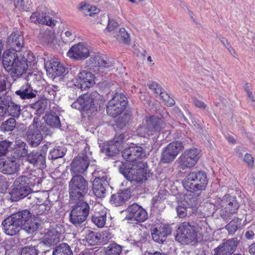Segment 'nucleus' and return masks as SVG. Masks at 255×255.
I'll return each mask as SVG.
<instances>
[{
    "label": "nucleus",
    "mask_w": 255,
    "mask_h": 255,
    "mask_svg": "<svg viewBox=\"0 0 255 255\" xmlns=\"http://www.w3.org/2000/svg\"><path fill=\"white\" fill-rule=\"evenodd\" d=\"M205 221H188L182 223L178 228L175 236L176 240L182 244H188L195 241L197 234H201L205 229Z\"/></svg>",
    "instance_id": "1"
},
{
    "label": "nucleus",
    "mask_w": 255,
    "mask_h": 255,
    "mask_svg": "<svg viewBox=\"0 0 255 255\" xmlns=\"http://www.w3.org/2000/svg\"><path fill=\"white\" fill-rule=\"evenodd\" d=\"M39 179L32 174L17 177L13 184L10 192L12 200L17 201L28 195L31 192V187L39 183Z\"/></svg>",
    "instance_id": "2"
},
{
    "label": "nucleus",
    "mask_w": 255,
    "mask_h": 255,
    "mask_svg": "<svg viewBox=\"0 0 255 255\" xmlns=\"http://www.w3.org/2000/svg\"><path fill=\"white\" fill-rule=\"evenodd\" d=\"M208 183L206 173L201 170L190 172L183 180L184 188L196 196L205 190Z\"/></svg>",
    "instance_id": "3"
},
{
    "label": "nucleus",
    "mask_w": 255,
    "mask_h": 255,
    "mask_svg": "<svg viewBox=\"0 0 255 255\" xmlns=\"http://www.w3.org/2000/svg\"><path fill=\"white\" fill-rule=\"evenodd\" d=\"M119 169L125 177L130 182H140L146 176V169L142 162L132 164L127 162H122Z\"/></svg>",
    "instance_id": "4"
},
{
    "label": "nucleus",
    "mask_w": 255,
    "mask_h": 255,
    "mask_svg": "<svg viewBox=\"0 0 255 255\" xmlns=\"http://www.w3.org/2000/svg\"><path fill=\"white\" fill-rule=\"evenodd\" d=\"M88 182L81 175H73L69 182L68 192L70 199L76 202L82 199L88 191Z\"/></svg>",
    "instance_id": "5"
},
{
    "label": "nucleus",
    "mask_w": 255,
    "mask_h": 255,
    "mask_svg": "<svg viewBox=\"0 0 255 255\" xmlns=\"http://www.w3.org/2000/svg\"><path fill=\"white\" fill-rule=\"evenodd\" d=\"M92 152L90 146L84 143V149L74 158L71 163V172L72 175H79L86 171L93 159Z\"/></svg>",
    "instance_id": "6"
},
{
    "label": "nucleus",
    "mask_w": 255,
    "mask_h": 255,
    "mask_svg": "<svg viewBox=\"0 0 255 255\" xmlns=\"http://www.w3.org/2000/svg\"><path fill=\"white\" fill-rule=\"evenodd\" d=\"M99 96L96 91L84 94L79 97L77 101L71 105V107L79 111H85L87 114H89V112L92 113L97 110L96 104H98Z\"/></svg>",
    "instance_id": "7"
},
{
    "label": "nucleus",
    "mask_w": 255,
    "mask_h": 255,
    "mask_svg": "<svg viewBox=\"0 0 255 255\" xmlns=\"http://www.w3.org/2000/svg\"><path fill=\"white\" fill-rule=\"evenodd\" d=\"M22 229L28 234H32L40 227V224L35 219L30 210H22L12 214Z\"/></svg>",
    "instance_id": "8"
},
{
    "label": "nucleus",
    "mask_w": 255,
    "mask_h": 255,
    "mask_svg": "<svg viewBox=\"0 0 255 255\" xmlns=\"http://www.w3.org/2000/svg\"><path fill=\"white\" fill-rule=\"evenodd\" d=\"M21 113V106L15 103L8 93L0 97V117L6 115L13 118H18Z\"/></svg>",
    "instance_id": "9"
},
{
    "label": "nucleus",
    "mask_w": 255,
    "mask_h": 255,
    "mask_svg": "<svg viewBox=\"0 0 255 255\" xmlns=\"http://www.w3.org/2000/svg\"><path fill=\"white\" fill-rule=\"evenodd\" d=\"M89 212V204L80 200L72 206L69 216L70 222L76 227H81L86 220Z\"/></svg>",
    "instance_id": "10"
},
{
    "label": "nucleus",
    "mask_w": 255,
    "mask_h": 255,
    "mask_svg": "<svg viewBox=\"0 0 255 255\" xmlns=\"http://www.w3.org/2000/svg\"><path fill=\"white\" fill-rule=\"evenodd\" d=\"M125 212L126 216L125 220L129 223H142L148 218L146 210L136 203L129 205Z\"/></svg>",
    "instance_id": "11"
},
{
    "label": "nucleus",
    "mask_w": 255,
    "mask_h": 255,
    "mask_svg": "<svg viewBox=\"0 0 255 255\" xmlns=\"http://www.w3.org/2000/svg\"><path fill=\"white\" fill-rule=\"evenodd\" d=\"M128 104L127 99L124 95L117 93L108 102L107 113L108 115L116 117L125 110Z\"/></svg>",
    "instance_id": "12"
},
{
    "label": "nucleus",
    "mask_w": 255,
    "mask_h": 255,
    "mask_svg": "<svg viewBox=\"0 0 255 255\" xmlns=\"http://www.w3.org/2000/svg\"><path fill=\"white\" fill-rule=\"evenodd\" d=\"M51 14L54 15L55 13L50 11L48 8L46 7L39 6L37 8L36 12L32 13L30 17L31 22L35 23H39L41 24H45L50 27H53L55 25L54 20L49 16Z\"/></svg>",
    "instance_id": "13"
},
{
    "label": "nucleus",
    "mask_w": 255,
    "mask_h": 255,
    "mask_svg": "<svg viewBox=\"0 0 255 255\" xmlns=\"http://www.w3.org/2000/svg\"><path fill=\"white\" fill-rule=\"evenodd\" d=\"M183 148V146L180 141L169 143L162 150L161 161L164 163H171Z\"/></svg>",
    "instance_id": "14"
},
{
    "label": "nucleus",
    "mask_w": 255,
    "mask_h": 255,
    "mask_svg": "<svg viewBox=\"0 0 255 255\" xmlns=\"http://www.w3.org/2000/svg\"><path fill=\"white\" fill-rule=\"evenodd\" d=\"M240 240L237 237L228 239L220 244L212 251V255H232L236 251Z\"/></svg>",
    "instance_id": "15"
},
{
    "label": "nucleus",
    "mask_w": 255,
    "mask_h": 255,
    "mask_svg": "<svg viewBox=\"0 0 255 255\" xmlns=\"http://www.w3.org/2000/svg\"><path fill=\"white\" fill-rule=\"evenodd\" d=\"M28 54H24L23 55L20 54L13 65L9 72H11V77L13 78H20L26 72L28 68L27 56Z\"/></svg>",
    "instance_id": "16"
},
{
    "label": "nucleus",
    "mask_w": 255,
    "mask_h": 255,
    "mask_svg": "<svg viewBox=\"0 0 255 255\" xmlns=\"http://www.w3.org/2000/svg\"><path fill=\"white\" fill-rule=\"evenodd\" d=\"M200 150L192 148L186 150L179 158L180 167L182 169L193 166L199 158Z\"/></svg>",
    "instance_id": "17"
},
{
    "label": "nucleus",
    "mask_w": 255,
    "mask_h": 255,
    "mask_svg": "<svg viewBox=\"0 0 255 255\" xmlns=\"http://www.w3.org/2000/svg\"><path fill=\"white\" fill-rule=\"evenodd\" d=\"M61 233L55 229L49 230L40 239V244L45 247L44 252H49L54 248L60 240Z\"/></svg>",
    "instance_id": "18"
},
{
    "label": "nucleus",
    "mask_w": 255,
    "mask_h": 255,
    "mask_svg": "<svg viewBox=\"0 0 255 255\" xmlns=\"http://www.w3.org/2000/svg\"><path fill=\"white\" fill-rule=\"evenodd\" d=\"M146 155L143 147L134 145L126 148L122 152V156L128 163L134 162L145 157Z\"/></svg>",
    "instance_id": "19"
},
{
    "label": "nucleus",
    "mask_w": 255,
    "mask_h": 255,
    "mask_svg": "<svg viewBox=\"0 0 255 255\" xmlns=\"http://www.w3.org/2000/svg\"><path fill=\"white\" fill-rule=\"evenodd\" d=\"M67 56L74 60L85 59L90 56L89 47L83 43H79L70 48Z\"/></svg>",
    "instance_id": "20"
},
{
    "label": "nucleus",
    "mask_w": 255,
    "mask_h": 255,
    "mask_svg": "<svg viewBox=\"0 0 255 255\" xmlns=\"http://www.w3.org/2000/svg\"><path fill=\"white\" fill-rule=\"evenodd\" d=\"M24 44V37L22 32L16 31L11 33L7 37L6 46L8 49L19 52L23 47Z\"/></svg>",
    "instance_id": "21"
},
{
    "label": "nucleus",
    "mask_w": 255,
    "mask_h": 255,
    "mask_svg": "<svg viewBox=\"0 0 255 255\" xmlns=\"http://www.w3.org/2000/svg\"><path fill=\"white\" fill-rule=\"evenodd\" d=\"M75 80V85L81 89L89 88L95 84L94 75L86 70L80 72Z\"/></svg>",
    "instance_id": "22"
},
{
    "label": "nucleus",
    "mask_w": 255,
    "mask_h": 255,
    "mask_svg": "<svg viewBox=\"0 0 255 255\" xmlns=\"http://www.w3.org/2000/svg\"><path fill=\"white\" fill-rule=\"evenodd\" d=\"M1 225L4 233L10 236L16 235L22 229L12 214L5 218L2 222Z\"/></svg>",
    "instance_id": "23"
},
{
    "label": "nucleus",
    "mask_w": 255,
    "mask_h": 255,
    "mask_svg": "<svg viewBox=\"0 0 255 255\" xmlns=\"http://www.w3.org/2000/svg\"><path fill=\"white\" fill-rule=\"evenodd\" d=\"M44 64L47 74L51 78L60 76L65 72L64 66L58 61L52 59L45 61Z\"/></svg>",
    "instance_id": "24"
},
{
    "label": "nucleus",
    "mask_w": 255,
    "mask_h": 255,
    "mask_svg": "<svg viewBox=\"0 0 255 255\" xmlns=\"http://www.w3.org/2000/svg\"><path fill=\"white\" fill-rule=\"evenodd\" d=\"M108 185L109 184L106 176L96 177L93 182V192L97 197L104 198L105 197L106 188Z\"/></svg>",
    "instance_id": "25"
},
{
    "label": "nucleus",
    "mask_w": 255,
    "mask_h": 255,
    "mask_svg": "<svg viewBox=\"0 0 255 255\" xmlns=\"http://www.w3.org/2000/svg\"><path fill=\"white\" fill-rule=\"evenodd\" d=\"M171 233V229L168 226H160L158 228H154L152 230V239L159 244L163 243L167 237Z\"/></svg>",
    "instance_id": "26"
},
{
    "label": "nucleus",
    "mask_w": 255,
    "mask_h": 255,
    "mask_svg": "<svg viewBox=\"0 0 255 255\" xmlns=\"http://www.w3.org/2000/svg\"><path fill=\"white\" fill-rule=\"evenodd\" d=\"M46 154L32 151L26 156L27 161L37 168L44 169L46 167Z\"/></svg>",
    "instance_id": "27"
},
{
    "label": "nucleus",
    "mask_w": 255,
    "mask_h": 255,
    "mask_svg": "<svg viewBox=\"0 0 255 255\" xmlns=\"http://www.w3.org/2000/svg\"><path fill=\"white\" fill-rule=\"evenodd\" d=\"M90 60L93 67L107 68L113 66L114 64L113 61L111 59L104 55H92Z\"/></svg>",
    "instance_id": "28"
},
{
    "label": "nucleus",
    "mask_w": 255,
    "mask_h": 255,
    "mask_svg": "<svg viewBox=\"0 0 255 255\" xmlns=\"http://www.w3.org/2000/svg\"><path fill=\"white\" fill-rule=\"evenodd\" d=\"M146 124L148 130L150 131V133L152 132H159L164 127V123L163 121L155 116H150L145 119Z\"/></svg>",
    "instance_id": "29"
},
{
    "label": "nucleus",
    "mask_w": 255,
    "mask_h": 255,
    "mask_svg": "<svg viewBox=\"0 0 255 255\" xmlns=\"http://www.w3.org/2000/svg\"><path fill=\"white\" fill-rule=\"evenodd\" d=\"M18 168V164L15 160L10 159L0 160V171L6 174L15 173Z\"/></svg>",
    "instance_id": "30"
},
{
    "label": "nucleus",
    "mask_w": 255,
    "mask_h": 255,
    "mask_svg": "<svg viewBox=\"0 0 255 255\" xmlns=\"http://www.w3.org/2000/svg\"><path fill=\"white\" fill-rule=\"evenodd\" d=\"M26 136L28 143L33 147L38 146L43 139L42 134L38 129H29L26 133Z\"/></svg>",
    "instance_id": "31"
},
{
    "label": "nucleus",
    "mask_w": 255,
    "mask_h": 255,
    "mask_svg": "<svg viewBox=\"0 0 255 255\" xmlns=\"http://www.w3.org/2000/svg\"><path fill=\"white\" fill-rule=\"evenodd\" d=\"M130 197V193L128 190H120L111 196L110 202L115 206H122L126 203Z\"/></svg>",
    "instance_id": "32"
},
{
    "label": "nucleus",
    "mask_w": 255,
    "mask_h": 255,
    "mask_svg": "<svg viewBox=\"0 0 255 255\" xmlns=\"http://www.w3.org/2000/svg\"><path fill=\"white\" fill-rule=\"evenodd\" d=\"M17 52L11 49L6 50L2 55V63L4 68L9 71L12 67L14 62L16 61L19 56L16 53Z\"/></svg>",
    "instance_id": "33"
},
{
    "label": "nucleus",
    "mask_w": 255,
    "mask_h": 255,
    "mask_svg": "<svg viewBox=\"0 0 255 255\" xmlns=\"http://www.w3.org/2000/svg\"><path fill=\"white\" fill-rule=\"evenodd\" d=\"M15 93L20 99L26 100L35 97L37 91L33 90L29 84H24L19 90H16Z\"/></svg>",
    "instance_id": "34"
},
{
    "label": "nucleus",
    "mask_w": 255,
    "mask_h": 255,
    "mask_svg": "<svg viewBox=\"0 0 255 255\" xmlns=\"http://www.w3.org/2000/svg\"><path fill=\"white\" fill-rule=\"evenodd\" d=\"M66 151L67 149L64 146L59 145L51 146L48 158L51 160H55L62 158L65 155Z\"/></svg>",
    "instance_id": "35"
},
{
    "label": "nucleus",
    "mask_w": 255,
    "mask_h": 255,
    "mask_svg": "<svg viewBox=\"0 0 255 255\" xmlns=\"http://www.w3.org/2000/svg\"><path fill=\"white\" fill-rule=\"evenodd\" d=\"M196 201V197H194L193 195L189 194L186 195L184 199L180 202L182 203L183 206H186L191 210L190 213L195 214L197 212Z\"/></svg>",
    "instance_id": "36"
},
{
    "label": "nucleus",
    "mask_w": 255,
    "mask_h": 255,
    "mask_svg": "<svg viewBox=\"0 0 255 255\" xmlns=\"http://www.w3.org/2000/svg\"><path fill=\"white\" fill-rule=\"evenodd\" d=\"M121 146L110 141L104 144L102 151L109 156H113L119 153Z\"/></svg>",
    "instance_id": "37"
},
{
    "label": "nucleus",
    "mask_w": 255,
    "mask_h": 255,
    "mask_svg": "<svg viewBox=\"0 0 255 255\" xmlns=\"http://www.w3.org/2000/svg\"><path fill=\"white\" fill-rule=\"evenodd\" d=\"M123 246L113 242L104 247L105 255H121L123 251Z\"/></svg>",
    "instance_id": "38"
},
{
    "label": "nucleus",
    "mask_w": 255,
    "mask_h": 255,
    "mask_svg": "<svg viewBox=\"0 0 255 255\" xmlns=\"http://www.w3.org/2000/svg\"><path fill=\"white\" fill-rule=\"evenodd\" d=\"M16 147L15 154L17 158L26 156L28 152L27 145L26 143L21 140H17L15 142Z\"/></svg>",
    "instance_id": "39"
},
{
    "label": "nucleus",
    "mask_w": 255,
    "mask_h": 255,
    "mask_svg": "<svg viewBox=\"0 0 255 255\" xmlns=\"http://www.w3.org/2000/svg\"><path fill=\"white\" fill-rule=\"evenodd\" d=\"M73 254L70 247L67 243H61L53 249L52 255H68Z\"/></svg>",
    "instance_id": "40"
},
{
    "label": "nucleus",
    "mask_w": 255,
    "mask_h": 255,
    "mask_svg": "<svg viewBox=\"0 0 255 255\" xmlns=\"http://www.w3.org/2000/svg\"><path fill=\"white\" fill-rule=\"evenodd\" d=\"M54 38V33L50 29L41 30L39 35V38L41 42L45 44L52 43Z\"/></svg>",
    "instance_id": "41"
},
{
    "label": "nucleus",
    "mask_w": 255,
    "mask_h": 255,
    "mask_svg": "<svg viewBox=\"0 0 255 255\" xmlns=\"http://www.w3.org/2000/svg\"><path fill=\"white\" fill-rule=\"evenodd\" d=\"M45 121L46 124L53 128H60L61 123L59 116L54 112H51L46 115L45 117Z\"/></svg>",
    "instance_id": "42"
},
{
    "label": "nucleus",
    "mask_w": 255,
    "mask_h": 255,
    "mask_svg": "<svg viewBox=\"0 0 255 255\" xmlns=\"http://www.w3.org/2000/svg\"><path fill=\"white\" fill-rule=\"evenodd\" d=\"M107 216L106 213H96L92 215V222L98 227L102 228L106 224Z\"/></svg>",
    "instance_id": "43"
},
{
    "label": "nucleus",
    "mask_w": 255,
    "mask_h": 255,
    "mask_svg": "<svg viewBox=\"0 0 255 255\" xmlns=\"http://www.w3.org/2000/svg\"><path fill=\"white\" fill-rule=\"evenodd\" d=\"M82 231L86 233V241L90 245H96L98 243L100 234L95 233L86 228H84Z\"/></svg>",
    "instance_id": "44"
},
{
    "label": "nucleus",
    "mask_w": 255,
    "mask_h": 255,
    "mask_svg": "<svg viewBox=\"0 0 255 255\" xmlns=\"http://www.w3.org/2000/svg\"><path fill=\"white\" fill-rule=\"evenodd\" d=\"M79 8L86 16H92L100 11V9L97 7L86 3L82 2Z\"/></svg>",
    "instance_id": "45"
},
{
    "label": "nucleus",
    "mask_w": 255,
    "mask_h": 255,
    "mask_svg": "<svg viewBox=\"0 0 255 255\" xmlns=\"http://www.w3.org/2000/svg\"><path fill=\"white\" fill-rule=\"evenodd\" d=\"M114 36L117 40L124 43L128 44L130 42V37L129 34L124 28H121L118 31L114 32Z\"/></svg>",
    "instance_id": "46"
},
{
    "label": "nucleus",
    "mask_w": 255,
    "mask_h": 255,
    "mask_svg": "<svg viewBox=\"0 0 255 255\" xmlns=\"http://www.w3.org/2000/svg\"><path fill=\"white\" fill-rule=\"evenodd\" d=\"M241 219L236 218L233 219L226 226V229L228 231L229 234L234 235L239 229L241 225Z\"/></svg>",
    "instance_id": "47"
},
{
    "label": "nucleus",
    "mask_w": 255,
    "mask_h": 255,
    "mask_svg": "<svg viewBox=\"0 0 255 255\" xmlns=\"http://www.w3.org/2000/svg\"><path fill=\"white\" fill-rule=\"evenodd\" d=\"M234 208L233 210L227 209V206L220 209V214L221 215V217L224 220L228 221L231 219V217L234 214H236V210L237 208V205L236 203H234Z\"/></svg>",
    "instance_id": "48"
},
{
    "label": "nucleus",
    "mask_w": 255,
    "mask_h": 255,
    "mask_svg": "<svg viewBox=\"0 0 255 255\" xmlns=\"http://www.w3.org/2000/svg\"><path fill=\"white\" fill-rule=\"evenodd\" d=\"M47 102L45 100H39L32 105L31 107L36 110L37 115L44 113L47 108Z\"/></svg>",
    "instance_id": "49"
},
{
    "label": "nucleus",
    "mask_w": 255,
    "mask_h": 255,
    "mask_svg": "<svg viewBox=\"0 0 255 255\" xmlns=\"http://www.w3.org/2000/svg\"><path fill=\"white\" fill-rule=\"evenodd\" d=\"M176 210L177 216L180 218H183L186 217L188 214L189 215L194 214V213H190V211H191V210H190L186 206H183L182 203L181 202L178 203V205L176 208Z\"/></svg>",
    "instance_id": "50"
},
{
    "label": "nucleus",
    "mask_w": 255,
    "mask_h": 255,
    "mask_svg": "<svg viewBox=\"0 0 255 255\" xmlns=\"http://www.w3.org/2000/svg\"><path fill=\"white\" fill-rule=\"evenodd\" d=\"M15 118H10L1 124V128L4 131H12L16 125Z\"/></svg>",
    "instance_id": "51"
},
{
    "label": "nucleus",
    "mask_w": 255,
    "mask_h": 255,
    "mask_svg": "<svg viewBox=\"0 0 255 255\" xmlns=\"http://www.w3.org/2000/svg\"><path fill=\"white\" fill-rule=\"evenodd\" d=\"M39 251L36 246H27L23 248L19 255H38Z\"/></svg>",
    "instance_id": "52"
},
{
    "label": "nucleus",
    "mask_w": 255,
    "mask_h": 255,
    "mask_svg": "<svg viewBox=\"0 0 255 255\" xmlns=\"http://www.w3.org/2000/svg\"><path fill=\"white\" fill-rule=\"evenodd\" d=\"M31 2L28 0H17L16 2L14 3V6L16 7H19L20 9L24 11H29L31 8Z\"/></svg>",
    "instance_id": "53"
},
{
    "label": "nucleus",
    "mask_w": 255,
    "mask_h": 255,
    "mask_svg": "<svg viewBox=\"0 0 255 255\" xmlns=\"http://www.w3.org/2000/svg\"><path fill=\"white\" fill-rule=\"evenodd\" d=\"M12 142L8 140L0 141V157L5 155L9 151V148Z\"/></svg>",
    "instance_id": "54"
},
{
    "label": "nucleus",
    "mask_w": 255,
    "mask_h": 255,
    "mask_svg": "<svg viewBox=\"0 0 255 255\" xmlns=\"http://www.w3.org/2000/svg\"><path fill=\"white\" fill-rule=\"evenodd\" d=\"M233 198H231L229 194H226L222 199L217 200L218 205L216 206L217 209L216 211L220 210L224 207L227 206L229 205V202L232 201Z\"/></svg>",
    "instance_id": "55"
},
{
    "label": "nucleus",
    "mask_w": 255,
    "mask_h": 255,
    "mask_svg": "<svg viewBox=\"0 0 255 255\" xmlns=\"http://www.w3.org/2000/svg\"><path fill=\"white\" fill-rule=\"evenodd\" d=\"M37 75L36 74H34L32 72H30L28 73H26L25 72L23 74V76H21L20 78L21 79H23L26 81L25 84H29L31 86V84L32 82H34L37 80Z\"/></svg>",
    "instance_id": "56"
},
{
    "label": "nucleus",
    "mask_w": 255,
    "mask_h": 255,
    "mask_svg": "<svg viewBox=\"0 0 255 255\" xmlns=\"http://www.w3.org/2000/svg\"><path fill=\"white\" fill-rule=\"evenodd\" d=\"M166 197V194L164 193L159 192L157 195L154 196L152 199V204L154 206L157 207L158 204L163 202Z\"/></svg>",
    "instance_id": "57"
},
{
    "label": "nucleus",
    "mask_w": 255,
    "mask_h": 255,
    "mask_svg": "<svg viewBox=\"0 0 255 255\" xmlns=\"http://www.w3.org/2000/svg\"><path fill=\"white\" fill-rule=\"evenodd\" d=\"M103 18L106 23L108 22L107 29L109 31L114 30L118 27V23L114 20H110L107 16H103Z\"/></svg>",
    "instance_id": "58"
},
{
    "label": "nucleus",
    "mask_w": 255,
    "mask_h": 255,
    "mask_svg": "<svg viewBox=\"0 0 255 255\" xmlns=\"http://www.w3.org/2000/svg\"><path fill=\"white\" fill-rule=\"evenodd\" d=\"M136 132L137 135L142 137H145L147 134L149 135L151 134L150 131L148 130L146 124L145 127L144 126H139L136 129Z\"/></svg>",
    "instance_id": "59"
},
{
    "label": "nucleus",
    "mask_w": 255,
    "mask_h": 255,
    "mask_svg": "<svg viewBox=\"0 0 255 255\" xmlns=\"http://www.w3.org/2000/svg\"><path fill=\"white\" fill-rule=\"evenodd\" d=\"M51 206L49 204H42L38 206L37 208V213L39 214H46L47 212L50 210Z\"/></svg>",
    "instance_id": "60"
},
{
    "label": "nucleus",
    "mask_w": 255,
    "mask_h": 255,
    "mask_svg": "<svg viewBox=\"0 0 255 255\" xmlns=\"http://www.w3.org/2000/svg\"><path fill=\"white\" fill-rule=\"evenodd\" d=\"M244 161L247 163L249 167L253 168L254 166V158L249 153H246L244 157Z\"/></svg>",
    "instance_id": "61"
},
{
    "label": "nucleus",
    "mask_w": 255,
    "mask_h": 255,
    "mask_svg": "<svg viewBox=\"0 0 255 255\" xmlns=\"http://www.w3.org/2000/svg\"><path fill=\"white\" fill-rule=\"evenodd\" d=\"M193 104L198 108L205 110L207 106L203 102L200 101L196 98H193Z\"/></svg>",
    "instance_id": "62"
},
{
    "label": "nucleus",
    "mask_w": 255,
    "mask_h": 255,
    "mask_svg": "<svg viewBox=\"0 0 255 255\" xmlns=\"http://www.w3.org/2000/svg\"><path fill=\"white\" fill-rule=\"evenodd\" d=\"M40 121L39 120V117H35L34 118L32 124L29 126V129H37L40 127Z\"/></svg>",
    "instance_id": "63"
},
{
    "label": "nucleus",
    "mask_w": 255,
    "mask_h": 255,
    "mask_svg": "<svg viewBox=\"0 0 255 255\" xmlns=\"http://www.w3.org/2000/svg\"><path fill=\"white\" fill-rule=\"evenodd\" d=\"M124 139V134H120L119 135H116L114 138L113 140H112V142H114L115 143L121 146L122 143L123 142V140Z\"/></svg>",
    "instance_id": "64"
}]
</instances>
